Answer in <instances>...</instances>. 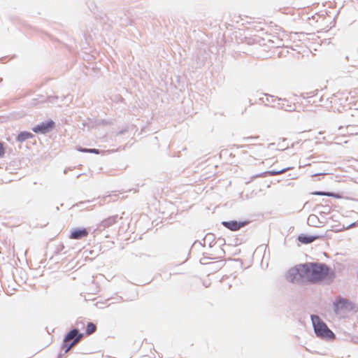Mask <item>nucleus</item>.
Here are the masks:
<instances>
[{"mask_svg": "<svg viewBox=\"0 0 358 358\" xmlns=\"http://www.w3.org/2000/svg\"><path fill=\"white\" fill-rule=\"evenodd\" d=\"M265 98L262 97L259 99L260 102L264 103L265 106L273 107V104H277L281 100V98L275 96L273 95H270L268 94H264Z\"/></svg>", "mask_w": 358, "mask_h": 358, "instance_id": "obj_11", "label": "nucleus"}, {"mask_svg": "<svg viewBox=\"0 0 358 358\" xmlns=\"http://www.w3.org/2000/svg\"><path fill=\"white\" fill-rule=\"evenodd\" d=\"M100 152H101L100 150H98V149H96V148H90L88 153H93V154L98 155V154L100 153Z\"/></svg>", "mask_w": 358, "mask_h": 358, "instance_id": "obj_26", "label": "nucleus"}, {"mask_svg": "<svg viewBox=\"0 0 358 358\" xmlns=\"http://www.w3.org/2000/svg\"><path fill=\"white\" fill-rule=\"evenodd\" d=\"M291 169H292V167H286V168H283V169H281L279 170L273 169V170L267 171V173L269 176H275V175H278L280 173H282L285 172L286 171L289 170Z\"/></svg>", "mask_w": 358, "mask_h": 358, "instance_id": "obj_15", "label": "nucleus"}, {"mask_svg": "<svg viewBox=\"0 0 358 358\" xmlns=\"http://www.w3.org/2000/svg\"><path fill=\"white\" fill-rule=\"evenodd\" d=\"M338 111L339 113H341V112H342V110H341V109H339V108H338Z\"/></svg>", "mask_w": 358, "mask_h": 358, "instance_id": "obj_33", "label": "nucleus"}, {"mask_svg": "<svg viewBox=\"0 0 358 358\" xmlns=\"http://www.w3.org/2000/svg\"><path fill=\"white\" fill-rule=\"evenodd\" d=\"M32 101L33 104H36L38 103H48L47 96H45L43 95H38V97L34 99Z\"/></svg>", "mask_w": 358, "mask_h": 358, "instance_id": "obj_16", "label": "nucleus"}, {"mask_svg": "<svg viewBox=\"0 0 358 358\" xmlns=\"http://www.w3.org/2000/svg\"><path fill=\"white\" fill-rule=\"evenodd\" d=\"M307 222L308 225L316 227H319V224L322 223L318 217L314 214H311L308 216Z\"/></svg>", "mask_w": 358, "mask_h": 358, "instance_id": "obj_13", "label": "nucleus"}, {"mask_svg": "<svg viewBox=\"0 0 358 358\" xmlns=\"http://www.w3.org/2000/svg\"><path fill=\"white\" fill-rule=\"evenodd\" d=\"M66 354H64V350H62V348L60 349V351L58 353L57 355V358H63V357Z\"/></svg>", "mask_w": 358, "mask_h": 358, "instance_id": "obj_29", "label": "nucleus"}, {"mask_svg": "<svg viewBox=\"0 0 358 358\" xmlns=\"http://www.w3.org/2000/svg\"><path fill=\"white\" fill-rule=\"evenodd\" d=\"M76 149H77L78 151H79L80 152L88 153L90 148H83L81 146H78Z\"/></svg>", "mask_w": 358, "mask_h": 358, "instance_id": "obj_25", "label": "nucleus"}, {"mask_svg": "<svg viewBox=\"0 0 358 358\" xmlns=\"http://www.w3.org/2000/svg\"><path fill=\"white\" fill-rule=\"evenodd\" d=\"M2 80V78H0V82Z\"/></svg>", "mask_w": 358, "mask_h": 358, "instance_id": "obj_35", "label": "nucleus"}, {"mask_svg": "<svg viewBox=\"0 0 358 358\" xmlns=\"http://www.w3.org/2000/svg\"><path fill=\"white\" fill-rule=\"evenodd\" d=\"M355 308V304L353 302L342 296L336 298L335 301L333 302V309L336 314H338L341 310L351 312L354 310Z\"/></svg>", "mask_w": 358, "mask_h": 358, "instance_id": "obj_4", "label": "nucleus"}, {"mask_svg": "<svg viewBox=\"0 0 358 358\" xmlns=\"http://www.w3.org/2000/svg\"><path fill=\"white\" fill-rule=\"evenodd\" d=\"M64 248V245L63 244H61L56 250V254H59Z\"/></svg>", "mask_w": 358, "mask_h": 358, "instance_id": "obj_28", "label": "nucleus"}, {"mask_svg": "<svg viewBox=\"0 0 358 358\" xmlns=\"http://www.w3.org/2000/svg\"><path fill=\"white\" fill-rule=\"evenodd\" d=\"M273 108L280 110H284L287 112H292L296 110V106L285 98H281V100L277 104H273Z\"/></svg>", "mask_w": 358, "mask_h": 358, "instance_id": "obj_8", "label": "nucleus"}, {"mask_svg": "<svg viewBox=\"0 0 358 358\" xmlns=\"http://www.w3.org/2000/svg\"><path fill=\"white\" fill-rule=\"evenodd\" d=\"M343 129H344V128H343V127H342V126H340V127H338V130L341 131V132H340V134H344V131H343Z\"/></svg>", "mask_w": 358, "mask_h": 358, "instance_id": "obj_30", "label": "nucleus"}, {"mask_svg": "<svg viewBox=\"0 0 358 358\" xmlns=\"http://www.w3.org/2000/svg\"><path fill=\"white\" fill-rule=\"evenodd\" d=\"M34 137V135L31 132L27 131H20L17 135L15 140L17 142L22 143V142L25 141L26 140H27L29 138H32Z\"/></svg>", "mask_w": 358, "mask_h": 358, "instance_id": "obj_12", "label": "nucleus"}, {"mask_svg": "<svg viewBox=\"0 0 358 358\" xmlns=\"http://www.w3.org/2000/svg\"><path fill=\"white\" fill-rule=\"evenodd\" d=\"M96 330V325L92 322H87L85 327V332L84 334L86 335H90L94 333Z\"/></svg>", "mask_w": 358, "mask_h": 358, "instance_id": "obj_14", "label": "nucleus"}, {"mask_svg": "<svg viewBox=\"0 0 358 358\" xmlns=\"http://www.w3.org/2000/svg\"><path fill=\"white\" fill-rule=\"evenodd\" d=\"M258 136H248V137H244L243 138V141L245 142H251L253 139H257Z\"/></svg>", "mask_w": 358, "mask_h": 358, "instance_id": "obj_24", "label": "nucleus"}, {"mask_svg": "<svg viewBox=\"0 0 358 358\" xmlns=\"http://www.w3.org/2000/svg\"><path fill=\"white\" fill-rule=\"evenodd\" d=\"M59 97L58 96H48L47 100L48 103H55L59 100Z\"/></svg>", "mask_w": 358, "mask_h": 358, "instance_id": "obj_19", "label": "nucleus"}, {"mask_svg": "<svg viewBox=\"0 0 358 358\" xmlns=\"http://www.w3.org/2000/svg\"><path fill=\"white\" fill-rule=\"evenodd\" d=\"M356 225H357V222H352V224H350L348 227V228H350V227H352V226H356Z\"/></svg>", "mask_w": 358, "mask_h": 358, "instance_id": "obj_32", "label": "nucleus"}, {"mask_svg": "<svg viewBox=\"0 0 358 358\" xmlns=\"http://www.w3.org/2000/svg\"><path fill=\"white\" fill-rule=\"evenodd\" d=\"M327 196H331L336 199H340L341 196L338 193L333 192H329V194Z\"/></svg>", "mask_w": 358, "mask_h": 358, "instance_id": "obj_22", "label": "nucleus"}, {"mask_svg": "<svg viewBox=\"0 0 358 358\" xmlns=\"http://www.w3.org/2000/svg\"><path fill=\"white\" fill-rule=\"evenodd\" d=\"M324 174H325L324 173H317L313 174L312 176L315 177V176H318L320 175H324Z\"/></svg>", "mask_w": 358, "mask_h": 358, "instance_id": "obj_31", "label": "nucleus"}, {"mask_svg": "<svg viewBox=\"0 0 358 358\" xmlns=\"http://www.w3.org/2000/svg\"><path fill=\"white\" fill-rule=\"evenodd\" d=\"M118 216L117 215L110 216L105 220H102L101 223L97 226V228L94 229V233H95L96 231H101L103 229H105L106 228H108L110 226H112L113 224L117 222Z\"/></svg>", "mask_w": 358, "mask_h": 358, "instance_id": "obj_9", "label": "nucleus"}, {"mask_svg": "<svg viewBox=\"0 0 358 358\" xmlns=\"http://www.w3.org/2000/svg\"><path fill=\"white\" fill-rule=\"evenodd\" d=\"M250 221L243 220V221H237V220H229V221H222V225L225 228L235 231L240 229L242 227H244L247 224H248Z\"/></svg>", "mask_w": 358, "mask_h": 358, "instance_id": "obj_6", "label": "nucleus"}, {"mask_svg": "<svg viewBox=\"0 0 358 358\" xmlns=\"http://www.w3.org/2000/svg\"><path fill=\"white\" fill-rule=\"evenodd\" d=\"M56 127V123L52 119L41 122L32 127L31 130L35 134H46L52 131Z\"/></svg>", "mask_w": 358, "mask_h": 358, "instance_id": "obj_5", "label": "nucleus"}, {"mask_svg": "<svg viewBox=\"0 0 358 358\" xmlns=\"http://www.w3.org/2000/svg\"><path fill=\"white\" fill-rule=\"evenodd\" d=\"M310 318L314 332L317 337L327 341H331L336 338L334 333L318 315H311Z\"/></svg>", "mask_w": 358, "mask_h": 358, "instance_id": "obj_2", "label": "nucleus"}, {"mask_svg": "<svg viewBox=\"0 0 358 358\" xmlns=\"http://www.w3.org/2000/svg\"><path fill=\"white\" fill-rule=\"evenodd\" d=\"M214 235L213 234H207L206 235V236L204 237L203 238V244L206 243V241H210L209 242V247L211 248L213 247V242L214 241V238H213Z\"/></svg>", "mask_w": 358, "mask_h": 358, "instance_id": "obj_17", "label": "nucleus"}, {"mask_svg": "<svg viewBox=\"0 0 358 358\" xmlns=\"http://www.w3.org/2000/svg\"><path fill=\"white\" fill-rule=\"evenodd\" d=\"M297 275L309 283L323 285H331L336 276L335 271L330 266L317 262L299 264L289 268L287 279L290 282H294Z\"/></svg>", "mask_w": 358, "mask_h": 358, "instance_id": "obj_1", "label": "nucleus"}, {"mask_svg": "<svg viewBox=\"0 0 358 358\" xmlns=\"http://www.w3.org/2000/svg\"><path fill=\"white\" fill-rule=\"evenodd\" d=\"M324 237V235H308L305 234H301L298 236L297 240L302 244H309L315 241V240L320 239Z\"/></svg>", "mask_w": 358, "mask_h": 358, "instance_id": "obj_10", "label": "nucleus"}, {"mask_svg": "<svg viewBox=\"0 0 358 358\" xmlns=\"http://www.w3.org/2000/svg\"><path fill=\"white\" fill-rule=\"evenodd\" d=\"M85 336V334L78 331V329H71L64 336L62 349L64 350V354L75 346Z\"/></svg>", "mask_w": 358, "mask_h": 358, "instance_id": "obj_3", "label": "nucleus"}, {"mask_svg": "<svg viewBox=\"0 0 358 358\" xmlns=\"http://www.w3.org/2000/svg\"><path fill=\"white\" fill-rule=\"evenodd\" d=\"M5 155V149L3 146V143L0 142V157H3Z\"/></svg>", "mask_w": 358, "mask_h": 358, "instance_id": "obj_23", "label": "nucleus"}, {"mask_svg": "<svg viewBox=\"0 0 358 358\" xmlns=\"http://www.w3.org/2000/svg\"><path fill=\"white\" fill-rule=\"evenodd\" d=\"M312 194L313 195H317V196H327L329 194V192L325 191H315L312 192Z\"/></svg>", "mask_w": 358, "mask_h": 358, "instance_id": "obj_20", "label": "nucleus"}, {"mask_svg": "<svg viewBox=\"0 0 358 358\" xmlns=\"http://www.w3.org/2000/svg\"><path fill=\"white\" fill-rule=\"evenodd\" d=\"M100 124L102 125L111 124L112 122H111V120H102L101 121Z\"/></svg>", "mask_w": 358, "mask_h": 358, "instance_id": "obj_27", "label": "nucleus"}, {"mask_svg": "<svg viewBox=\"0 0 358 358\" xmlns=\"http://www.w3.org/2000/svg\"><path fill=\"white\" fill-rule=\"evenodd\" d=\"M89 234L88 229L85 227H76L73 228L69 236V238L73 240H80L83 238H85Z\"/></svg>", "mask_w": 358, "mask_h": 358, "instance_id": "obj_7", "label": "nucleus"}, {"mask_svg": "<svg viewBox=\"0 0 358 358\" xmlns=\"http://www.w3.org/2000/svg\"><path fill=\"white\" fill-rule=\"evenodd\" d=\"M85 327V321L83 320H78L76 322L75 327L72 329H78L80 331V329H83Z\"/></svg>", "mask_w": 358, "mask_h": 358, "instance_id": "obj_18", "label": "nucleus"}, {"mask_svg": "<svg viewBox=\"0 0 358 358\" xmlns=\"http://www.w3.org/2000/svg\"><path fill=\"white\" fill-rule=\"evenodd\" d=\"M128 131H129V127H126L123 128L122 129L120 130V131L117 133V136H122V135H124V134H126Z\"/></svg>", "mask_w": 358, "mask_h": 358, "instance_id": "obj_21", "label": "nucleus"}, {"mask_svg": "<svg viewBox=\"0 0 358 358\" xmlns=\"http://www.w3.org/2000/svg\"><path fill=\"white\" fill-rule=\"evenodd\" d=\"M64 98H65V97H64V96H63V97L62 98L61 101H64Z\"/></svg>", "mask_w": 358, "mask_h": 358, "instance_id": "obj_34", "label": "nucleus"}]
</instances>
